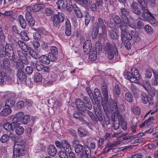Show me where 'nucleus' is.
Wrapping results in <instances>:
<instances>
[{
  "label": "nucleus",
  "instance_id": "nucleus-15",
  "mask_svg": "<svg viewBox=\"0 0 158 158\" xmlns=\"http://www.w3.org/2000/svg\"><path fill=\"white\" fill-rule=\"evenodd\" d=\"M65 33L66 35L69 36L71 34V24L69 20L68 19H65Z\"/></svg>",
  "mask_w": 158,
  "mask_h": 158
},
{
  "label": "nucleus",
  "instance_id": "nucleus-43",
  "mask_svg": "<svg viewBox=\"0 0 158 158\" xmlns=\"http://www.w3.org/2000/svg\"><path fill=\"white\" fill-rule=\"evenodd\" d=\"M9 136L7 134L3 135L0 138V140L2 143H5L9 139Z\"/></svg>",
  "mask_w": 158,
  "mask_h": 158
},
{
  "label": "nucleus",
  "instance_id": "nucleus-55",
  "mask_svg": "<svg viewBox=\"0 0 158 158\" xmlns=\"http://www.w3.org/2000/svg\"><path fill=\"white\" fill-rule=\"evenodd\" d=\"M77 130L79 136L81 137L85 136L87 135V132H85L81 128H78Z\"/></svg>",
  "mask_w": 158,
  "mask_h": 158
},
{
  "label": "nucleus",
  "instance_id": "nucleus-46",
  "mask_svg": "<svg viewBox=\"0 0 158 158\" xmlns=\"http://www.w3.org/2000/svg\"><path fill=\"white\" fill-rule=\"evenodd\" d=\"M131 110L132 112L135 114H139L140 112V109L138 106H134L131 107Z\"/></svg>",
  "mask_w": 158,
  "mask_h": 158
},
{
  "label": "nucleus",
  "instance_id": "nucleus-14",
  "mask_svg": "<svg viewBox=\"0 0 158 158\" xmlns=\"http://www.w3.org/2000/svg\"><path fill=\"white\" fill-rule=\"evenodd\" d=\"M20 124L13 125V131L15 129L16 133L18 135H21L24 132V129L22 127L20 126Z\"/></svg>",
  "mask_w": 158,
  "mask_h": 158
},
{
  "label": "nucleus",
  "instance_id": "nucleus-32",
  "mask_svg": "<svg viewBox=\"0 0 158 158\" xmlns=\"http://www.w3.org/2000/svg\"><path fill=\"white\" fill-rule=\"evenodd\" d=\"M95 52H97L98 54H100L102 53V47L101 43L99 41L97 42L95 46Z\"/></svg>",
  "mask_w": 158,
  "mask_h": 158
},
{
  "label": "nucleus",
  "instance_id": "nucleus-18",
  "mask_svg": "<svg viewBox=\"0 0 158 158\" xmlns=\"http://www.w3.org/2000/svg\"><path fill=\"white\" fill-rule=\"evenodd\" d=\"M17 43L20 48L25 52H27L28 51H29L30 48L24 42L19 40L18 41Z\"/></svg>",
  "mask_w": 158,
  "mask_h": 158
},
{
  "label": "nucleus",
  "instance_id": "nucleus-24",
  "mask_svg": "<svg viewBox=\"0 0 158 158\" xmlns=\"http://www.w3.org/2000/svg\"><path fill=\"white\" fill-rule=\"evenodd\" d=\"M25 142L23 140L16 141L15 143L14 147L15 149L19 148L24 149V148Z\"/></svg>",
  "mask_w": 158,
  "mask_h": 158
},
{
  "label": "nucleus",
  "instance_id": "nucleus-23",
  "mask_svg": "<svg viewBox=\"0 0 158 158\" xmlns=\"http://www.w3.org/2000/svg\"><path fill=\"white\" fill-rule=\"evenodd\" d=\"M119 118H120L121 122V127L122 129L124 131H125L127 128V123L126 121L125 118L123 116V115H119Z\"/></svg>",
  "mask_w": 158,
  "mask_h": 158
},
{
  "label": "nucleus",
  "instance_id": "nucleus-56",
  "mask_svg": "<svg viewBox=\"0 0 158 158\" xmlns=\"http://www.w3.org/2000/svg\"><path fill=\"white\" fill-rule=\"evenodd\" d=\"M84 112H85L86 113H87L91 118L92 120H94L96 122H98L97 118H95V117L93 116V114L91 111L85 109V110Z\"/></svg>",
  "mask_w": 158,
  "mask_h": 158
},
{
  "label": "nucleus",
  "instance_id": "nucleus-39",
  "mask_svg": "<svg viewBox=\"0 0 158 158\" xmlns=\"http://www.w3.org/2000/svg\"><path fill=\"white\" fill-rule=\"evenodd\" d=\"M3 127L7 130H11L13 131V126L12 123L10 124L9 123H5L3 125Z\"/></svg>",
  "mask_w": 158,
  "mask_h": 158
},
{
  "label": "nucleus",
  "instance_id": "nucleus-40",
  "mask_svg": "<svg viewBox=\"0 0 158 158\" xmlns=\"http://www.w3.org/2000/svg\"><path fill=\"white\" fill-rule=\"evenodd\" d=\"M118 144V140L115 142H113L112 143H109L107 144L106 149L107 148V151H108L110 150V149H108V148L114 147Z\"/></svg>",
  "mask_w": 158,
  "mask_h": 158
},
{
  "label": "nucleus",
  "instance_id": "nucleus-8",
  "mask_svg": "<svg viewBox=\"0 0 158 158\" xmlns=\"http://www.w3.org/2000/svg\"><path fill=\"white\" fill-rule=\"evenodd\" d=\"M85 150L81 153L80 158H89L91 154V151L89 148L87 146H85Z\"/></svg>",
  "mask_w": 158,
  "mask_h": 158
},
{
  "label": "nucleus",
  "instance_id": "nucleus-64",
  "mask_svg": "<svg viewBox=\"0 0 158 158\" xmlns=\"http://www.w3.org/2000/svg\"><path fill=\"white\" fill-rule=\"evenodd\" d=\"M50 51L51 52L49 53L54 54H56L58 53L57 49L55 46H52L50 48Z\"/></svg>",
  "mask_w": 158,
  "mask_h": 158
},
{
  "label": "nucleus",
  "instance_id": "nucleus-45",
  "mask_svg": "<svg viewBox=\"0 0 158 158\" xmlns=\"http://www.w3.org/2000/svg\"><path fill=\"white\" fill-rule=\"evenodd\" d=\"M110 36L113 39H117L118 35L115 30H111L110 31Z\"/></svg>",
  "mask_w": 158,
  "mask_h": 158
},
{
  "label": "nucleus",
  "instance_id": "nucleus-62",
  "mask_svg": "<svg viewBox=\"0 0 158 158\" xmlns=\"http://www.w3.org/2000/svg\"><path fill=\"white\" fill-rule=\"evenodd\" d=\"M19 59L23 63L26 64H28L29 62L25 55L20 58Z\"/></svg>",
  "mask_w": 158,
  "mask_h": 158
},
{
  "label": "nucleus",
  "instance_id": "nucleus-4",
  "mask_svg": "<svg viewBox=\"0 0 158 158\" xmlns=\"http://www.w3.org/2000/svg\"><path fill=\"white\" fill-rule=\"evenodd\" d=\"M104 49L108 55V58L110 59L113 58L114 55L118 56V51L114 44L107 43Z\"/></svg>",
  "mask_w": 158,
  "mask_h": 158
},
{
  "label": "nucleus",
  "instance_id": "nucleus-21",
  "mask_svg": "<svg viewBox=\"0 0 158 158\" xmlns=\"http://www.w3.org/2000/svg\"><path fill=\"white\" fill-rule=\"evenodd\" d=\"M83 48L85 52H89L93 49H92V46L90 41L87 40L83 44Z\"/></svg>",
  "mask_w": 158,
  "mask_h": 158
},
{
  "label": "nucleus",
  "instance_id": "nucleus-29",
  "mask_svg": "<svg viewBox=\"0 0 158 158\" xmlns=\"http://www.w3.org/2000/svg\"><path fill=\"white\" fill-rule=\"evenodd\" d=\"M73 9L77 16L79 18H81L83 17V14L81 13L78 7L76 5L73 6Z\"/></svg>",
  "mask_w": 158,
  "mask_h": 158
},
{
  "label": "nucleus",
  "instance_id": "nucleus-5",
  "mask_svg": "<svg viewBox=\"0 0 158 158\" xmlns=\"http://www.w3.org/2000/svg\"><path fill=\"white\" fill-rule=\"evenodd\" d=\"M0 68L2 72L6 73L8 76V73H9V71L10 69V63L9 60L5 58L2 61V64L0 65Z\"/></svg>",
  "mask_w": 158,
  "mask_h": 158
},
{
  "label": "nucleus",
  "instance_id": "nucleus-30",
  "mask_svg": "<svg viewBox=\"0 0 158 158\" xmlns=\"http://www.w3.org/2000/svg\"><path fill=\"white\" fill-rule=\"evenodd\" d=\"M39 59L41 62L46 64H48L50 63V60L48 57L45 55H42L40 56Z\"/></svg>",
  "mask_w": 158,
  "mask_h": 158
},
{
  "label": "nucleus",
  "instance_id": "nucleus-63",
  "mask_svg": "<svg viewBox=\"0 0 158 158\" xmlns=\"http://www.w3.org/2000/svg\"><path fill=\"white\" fill-rule=\"evenodd\" d=\"M156 19L152 15L150 16V17L148 18V20L149 23L152 25H155L156 24Z\"/></svg>",
  "mask_w": 158,
  "mask_h": 158
},
{
  "label": "nucleus",
  "instance_id": "nucleus-10",
  "mask_svg": "<svg viewBox=\"0 0 158 158\" xmlns=\"http://www.w3.org/2000/svg\"><path fill=\"white\" fill-rule=\"evenodd\" d=\"M75 103L76 107L79 110L84 112L86 108L84 106V103L80 99H76Z\"/></svg>",
  "mask_w": 158,
  "mask_h": 158
},
{
  "label": "nucleus",
  "instance_id": "nucleus-19",
  "mask_svg": "<svg viewBox=\"0 0 158 158\" xmlns=\"http://www.w3.org/2000/svg\"><path fill=\"white\" fill-rule=\"evenodd\" d=\"M9 80V77L6 73L2 72L0 73V84H2Z\"/></svg>",
  "mask_w": 158,
  "mask_h": 158
},
{
  "label": "nucleus",
  "instance_id": "nucleus-7",
  "mask_svg": "<svg viewBox=\"0 0 158 158\" xmlns=\"http://www.w3.org/2000/svg\"><path fill=\"white\" fill-rule=\"evenodd\" d=\"M127 28L126 27H121V39L123 41H126V39L130 40L132 39V36L129 33L126 32Z\"/></svg>",
  "mask_w": 158,
  "mask_h": 158
},
{
  "label": "nucleus",
  "instance_id": "nucleus-44",
  "mask_svg": "<svg viewBox=\"0 0 158 158\" xmlns=\"http://www.w3.org/2000/svg\"><path fill=\"white\" fill-rule=\"evenodd\" d=\"M34 80L37 82H39L42 80L41 75L39 73H36L34 75Z\"/></svg>",
  "mask_w": 158,
  "mask_h": 158
},
{
  "label": "nucleus",
  "instance_id": "nucleus-61",
  "mask_svg": "<svg viewBox=\"0 0 158 158\" xmlns=\"http://www.w3.org/2000/svg\"><path fill=\"white\" fill-rule=\"evenodd\" d=\"M25 72L28 75L31 74L33 72V69L31 67L27 66L25 69Z\"/></svg>",
  "mask_w": 158,
  "mask_h": 158
},
{
  "label": "nucleus",
  "instance_id": "nucleus-53",
  "mask_svg": "<svg viewBox=\"0 0 158 158\" xmlns=\"http://www.w3.org/2000/svg\"><path fill=\"white\" fill-rule=\"evenodd\" d=\"M94 95L96 99L101 96V92L100 90L97 88H95L94 90Z\"/></svg>",
  "mask_w": 158,
  "mask_h": 158
},
{
  "label": "nucleus",
  "instance_id": "nucleus-57",
  "mask_svg": "<svg viewBox=\"0 0 158 158\" xmlns=\"http://www.w3.org/2000/svg\"><path fill=\"white\" fill-rule=\"evenodd\" d=\"M44 65L40 63L36 62L35 63V68L37 70L39 71H42Z\"/></svg>",
  "mask_w": 158,
  "mask_h": 158
},
{
  "label": "nucleus",
  "instance_id": "nucleus-27",
  "mask_svg": "<svg viewBox=\"0 0 158 158\" xmlns=\"http://www.w3.org/2000/svg\"><path fill=\"white\" fill-rule=\"evenodd\" d=\"M89 53V58L90 61H94L96 60L97 58V52L93 50L90 52H88Z\"/></svg>",
  "mask_w": 158,
  "mask_h": 158
},
{
  "label": "nucleus",
  "instance_id": "nucleus-11",
  "mask_svg": "<svg viewBox=\"0 0 158 158\" xmlns=\"http://www.w3.org/2000/svg\"><path fill=\"white\" fill-rule=\"evenodd\" d=\"M131 10L134 13L137 15L141 14V11L138 8V4L137 2L133 1L131 6Z\"/></svg>",
  "mask_w": 158,
  "mask_h": 158
},
{
  "label": "nucleus",
  "instance_id": "nucleus-34",
  "mask_svg": "<svg viewBox=\"0 0 158 158\" xmlns=\"http://www.w3.org/2000/svg\"><path fill=\"white\" fill-rule=\"evenodd\" d=\"M15 102L12 99H7L5 103L6 106H7L8 108H12L15 104Z\"/></svg>",
  "mask_w": 158,
  "mask_h": 158
},
{
  "label": "nucleus",
  "instance_id": "nucleus-9",
  "mask_svg": "<svg viewBox=\"0 0 158 158\" xmlns=\"http://www.w3.org/2000/svg\"><path fill=\"white\" fill-rule=\"evenodd\" d=\"M61 144L62 148L64 150V152L67 153L72 151L71 145L67 141L64 139L61 140Z\"/></svg>",
  "mask_w": 158,
  "mask_h": 158
},
{
  "label": "nucleus",
  "instance_id": "nucleus-37",
  "mask_svg": "<svg viewBox=\"0 0 158 158\" xmlns=\"http://www.w3.org/2000/svg\"><path fill=\"white\" fill-rule=\"evenodd\" d=\"M83 149V146L80 144L75 146V151L77 153H79L81 152H82L84 151Z\"/></svg>",
  "mask_w": 158,
  "mask_h": 158
},
{
  "label": "nucleus",
  "instance_id": "nucleus-48",
  "mask_svg": "<svg viewBox=\"0 0 158 158\" xmlns=\"http://www.w3.org/2000/svg\"><path fill=\"white\" fill-rule=\"evenodd\" d=\"M20 35L21 38L23 40L27 41L29 40L28 37L24 31H21Z\"/></svg>",
  "mask_w": 158,
  "mask_h": 158
},
{
  "label": "nucleus",
  "instance_id": "nucleus-13",
  "mask_svg": "<svg viewBox=\"0 0 158 158\" xmlns=\"http://www.w3.org/2000/svg\"><path fill=\"white\" fill-rule=\"evenodd\" d=\"M102 90L104 97V100L107 102L108 100V92L106 85L105 83L102 84Z\"/></svg>",
  "mask_w": 158,
  "mask_h": 158
},
{
  "label": "nucleus",
  "instance_id": "nucleus-50",
  "mask_svg": "<svg viewBox=\"0 0 158 158\" xmlns=\"http://www.w3.org/2000/svg\"><path fill=\"white\" fill-rule=\"evenodd\" d=\"M29 116L28 115H25L23 117L21 120H20V122L22 124H26L29 122Z\"/></svg>",
  "mask_w": 158,
  "mask_h": 158
},
{
  "label": "nucleus",
  "instance_id": "nucleus-58",
  "mask_svg": "<svg viewBox=\"0 0 158 158\" xmlns=\"http://www.w3.org/2000/svg\"><path fill=\"white\" fill-rule=\"evenodd\" d=\"M144 30L148 34H151L153 30L152 27L148 25L145 26Z\"/></svg>",
  "mask_w": 158,
  "mask_h": 158
},
{
  "label": "nucleus",
  "instance_id": "nucleus-49",
  "mask_svg": "<svg viewBox=\"0 0 158 158\" xmlns=\"http://www.w3.org/2000/svg\"><path fill=\"white\" fill-rule=\"evenodd\" d=\"M66 153L63 151H61L58 152V154L60 158H69Z\"/></svg>",
  "mask_w": 158,
  "mask_h": 158
},
{
  "label": "nucleus",
  "instance_id": "nucleus-47",
  "mask_svg": "<svg viewBox=\"0 0 158 158\" xmlns=\"http://www.w3.org/2000/svg\"><path fill=\"white\" fill-rule=\"evenodd\" d=\"M5 50L7 54L13 52V49L11 45L10 44H6L5 47Z\"/></svg>",
  "mask_w": 158,
  "mask_h": 158
},
{
  "label": "nucleus",
  "instance_id": "nucleus-1",
  "mask_svg": "<svg viewBox=\"0 0 158 158\" xmlns=\"http://www.w3.org/2000/svg\"><path fill=\"white\" fill-rule=\"evenodd\" d=\"M131 72L125 71L124 73L125 77L132 82L138 83V80L140 79V77L138 70L136 68H133Z\"/></svg>",
  "mask_w": 158,
  "mask_h": 158
},
{
  "label": "nucleus",
  "instance_id": "nucleus-28",
  "mask_svg": "<svg viewBox=\"0 0 158 158\" xmlns=\"http://www.w3.org/2000/svg\"><path fill=\"white\" fill-rule=\"evenodd\" d=\"M12 112L11 109L10 108H6L4 109L0 112V114L2 116H6L10 114Z\"/></svg>",
  "mask_w": 158,
  "mask_h": 158
},
{
  "label": "nucleus",
  "instance_id": "nucleus-35",
  "mask_svg": "<svg viewBox=\"0 0 158 158\" xmlns=\"http://www.w3.org/2000/svg\"><path fill=\"white\" fill-rule=\"evenodd\" d=\"M83 99L86 102V107L89 109H91L92 107L91 102L89 98L86 96H84L83 97Z\"/></svg>",
  "mask_w": 158,
  "mask_h": 158
},
{
  "label": "nucleus",
  "instance_id": "nucleus-20",
  "mask_svg": "<svg viewBox=\"0 0 158 158\" xmlns=\"http://www.w3.org/2000/svg\"><path fill=\"white\" fill-rule=\"evenodd\" d=\"M48 152L50 156H54L57 153L56 150L54 145H50L48 148Z\"/></svg>",
  "mask_w": 158,
  "mask_h": 158
},
{
  "label": "nucleus",
  "instance_id": "nucleus-38",
  "mask_svg": "<svg viewBox=\"0 0 158 158\" xmlns=\"http://www.w3.org/2000/svg\"><path fill=\"white\" fill-rule=\"evenodd\" d=\"M44 7V5L43 4H37L35 5L32 8L33 10L36 12L41 10Z\"/></svg>",
  "mask_w": 158,
  "mask_h": 158
},
{
  "label": "nucleus",
  "instance_id": "nucleus-31",
  "mask_svg": "<svg viewBox=\"0 0 158 158\" xmlns=\"http://www.w3.org/2000/svg\"><path fill=\"white\" fill-rule=\"evenodd\" d=\"M27 21L31 26H33L34 25L35 21L34 20L31 15L27 16H25Z\"/></svg>",
  "mask_w": 158,
  "mask_h": 158
},
{
  "label": "nucleus",
  "instance_id": "nucleus-22",
  "mask_svg": "<svg viewBox=\"0 0 158 158\" xmlns=\"http://www.w3.org/2000/svg\"><path fill=\"white\" fill-rule=\"evenodd\" d=\"M140 97L141 101L143 103L146 104L148 102L149 104L152 103L151 98H148L144 93H142L140 95Z\"/></svg>",
  "mask_w": 158,
  "mask_h": 158
},
{
  "label": "nucleus",
  "instance_id": "nucleus-51",
  "mask_svg": "<svg viewBox=\"0 0 158 158\" xmlns=\"http://www.w3.org/2000/svg\"><path fill=\"white\" fill-rule=\"evenodd\" d=\"M29 54H30L33 58L35 59L39 58L40 56L38 55L35 52H34L33 50L31 49L30 48L29 51Z\"/></svg>",
  "mask_w": 158,
  "mask_h": 158
},
{
  "label": "nucleus",
  "instance_id": "nucleus-33",
  "mask_svg": "<svg viewBox=\"0 0 158 158\" xmlns=\"http://www.w3.org/2000/svg\"><path fill=\"white\" fill-rule=\"evenodd\" d=\"M58 9H63L65 8L66 6V3L64 0H59L56 2Z\"/></svg>",
  "mask_w": 158,
  "mask_h": 158
},
{
  "label": "nucleus",
  "instance_id": "nucleus-36",
  "mask_svg": "<svg viewBox=\"0 0 158 158\" xmlns=\"http://www.w3.org/2000/svg\"><path fill=\"white\" fill-rule=\"evenodd\" d=\"M151 15V13L149 11H148V12H146V11L143 12L142 14L143 18L142 20L143 21H148V18Z\"/></svg>",
  "mask_w": 158,
  "mask_h": 158
},
{
  "label": "nucleus",
  "instance_id": "nucleus-25",
  "mask_svg": "<svg viewBox=\"0 0 158 158\" xmlns=\"http://www.w3.org/2000/svg\"><path fill=\"white\" fill-rule=\"evenodd\" d=\"M73 117L77 119H79L80 121L82 122L84 124H86V122L84 120V119L83 118V115L78 112H75L73 114Z\"/></svg>",
  "mask_w": 158,
  "mask_h": 158
},
{
  "label": "nucleus",
  "instance_id": "nucleus-59",
  "mask_svg": "<svg viewBox=\"0 0 158 158\" xmlns=\"http://www.w3.org/2000/svg\"><path fill=\"white\" fill-rule=\"evenodd\" d=\"M14 15L12 11H6L2 13V15L4 16H12Z\"/></svg>",
  "mask_w": 158,
  "mask_h": 158
},
{
  "label": "nucleus",
  "instance_id": "nucleus-41",
  "mask_svg": "<svg viewBox=\"0 0 158 158\" xmlns=\"http://www.w3.org/2000/svg\"><path fill=\"white\" fill-rule=\"evenodd\" d=\"M7 56L9 57L10 60L11 61H16V57L14 52L7 54Z\"/></svg>",
  "mask_w": 158,
  "mask_h": 158
},
{
  "label": "nucleus",
  "instance_id": "nucleus-16",
  "mask_svg": "<svg viewBox=\"0 0 158 158\" xmlns=\"http://www.w3.org/2000/svg\"><path fill=\"white\" fill-rule=\"evenodd\" d=\"M24 150L19 148L15 149L14 148L13 156L14 158H17L20 156H22L24 154Z\"/></svg>",
  "mask_w": 158,
  "mask_h": 158
},
{
  "label": "nucleus",
  "instance_id": "nucleus-54",
  "mask_svg": "<svg viewBox=\"0 0 158 158\" xmlns=\"http://www.w3.org/2000/svg\"><path fill=\"white\" fill-rule=\"evenodd\" d=\"M142 86L146 90H148L150 87V85L149 83L147 81L144 80L143 81Z\"/></svg>",
  "mask_w": 158,
  "mask_h": 158
},
{
  "label": "nucleus",
  "instance_id": "nucleus-6",
  "mask_svg": "<svg viewBox=\"0 0 158 158\" xmlns=\"http://www.w3.org/2000/svg\"><path fill=\"white\" fill-rule=\"evenodd\" d=\"M53 24L54 26L59 28L60 23L64 20V18L61 14L56 15L52 17Z\"/></svg>",
  "mask_w": 158,
  "mask_h": 158
},
{
  "label": "nucleus",
  "instance_id": "nucleus-17",
  "mask_svg": "<svg viewBox=\"0 0 158 158\" xmlns=\"http://www.w3.org/2000/svg\"><path fill=\"white\" fill-rule=\"evenodd\" d=\"M96 27H101L102 29V32L103 34L105 33L106 26L104 24V22L102 19L100 17L98 19V22H97Z\"/></svg>",
  "mask_w": 158,
  "mask_h": 158
},
{
  "label": "nucleus",
  "instance_id": "nucleus-2",
  "mask_svg": "<svg viewBox=\"0 0 158 158\" xmlns=\"http://www.w3.org/2000/svg\"><path fill=\"white\" fill-rule=\"evenodd\" d=\"M109 108L114 112L112 115V119L114 122V128L116 130L118 128V112L117 103L113 102Z\"/></svg>",
  "mask_w": 158,
  "mask_h": 158
},
{
  "label": "nucleus",
  "instance_id": "nucleus-3",
  "mask_svg": "<svg viewBox=\"0 0 158 158\" xmlns=\"http://www.w3.org/2000/svg\"><path fill=\"white\" fill-rule=\"evenodd\" d=\"M129 14V11L126 9L124 8L121 9L120 22L119 23L120 27L130 26V23L127 18Z\"/></svg>",
  "mask_w": 158,
  "mask_h": 158
},
{
  "label": "nucleus",
  "instance_id": "nucleus-26",
  "mask_svg": "<svg viewBox=\"0 0 158 158\" xmlns=\"http://www.w3.org/2000/svg\"><path fill=\"white\" fill-rule=\"evenodd\" d=\"M18 19L23 29L26 28V23L23 16L21 15H19L18 17Z\"/></svg>",
  "mask_w": 158,
  "mask_h": 158
},
{
  "label": "nucleus",
  "instance_id": "nucleus-60",
  "mask_svg": "<svg viewBox=\"0 0 158 158\" xmlns=\"http://www.w3.org/2000/svg\"><path fill=\"white\" fill-rule=\"evenodd\" d=\"M147 2H145L143 3V4H140L142 6V10L143 12H148L149 11L148 9V6L147 4Z\"/></svg>",
  "mask_w": 158,
  "mask_h": 158
},
{
  "label": "nucleus",
  "instance_id": "nucleus-12",
  "mask_svg": "<svg viewBox=\"0 0 158 158\" xmlns=\"http://www.w3.org/2000/svg\"><path fill=\"white\" fill-rule=\"evenodd\" d=\"M17 76L21 81H25L27 80V76L24 71L19 69L17 71Z\"/></svg>",
  "mask_w": 158,
  "mask_h": 158
},
{
  "label": "nucleus",
  "instance_id": "nucleus-42",
  "mask_svg": "<svg viewBox=\"0 0 158 158\" xmlns=\"http://www.w3.org/2000/svg\"><path fill=\"white\" fill-rule=\"evenodd\" d=\"M7 55V52L5 50V48L3 46H0V57H4Z\"/></svg>",
  "mask_w": 158,
  "mask_h": 158
},
{
  "label": "nucleus",
  "instance_id": "nucleus-52",
  "mask_svg": "<svg viewBox=\"0 0 158 158\" xmlns=\"http://www.w3.org/2000/svg\"><path fill=\"white\" fill-rule=\"evenodd\" d=\"M125 98L126 101L129 102H131L132 101V97L131 93L130 92L126 93Z\"/></svg>",
  "mask_w": 158,
  "mask_h": 158
}]
</instances>
